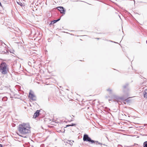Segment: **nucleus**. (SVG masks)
I'll return each instance as SVG.
<instances>
[{
	"label": "nucleus",
	"mask_w": 147,
	"mask_h": 147,
	"mask_svg": "<svg viewBox=\"0 0 147 147\" xmlns=\"http://www.w3.org/2000/svg\"><path fill=\"white\" fill-rule=\"evenodd\" d=\"M69 144L71 146H72L73 145V143L72 142H70Z\"/></svg>",
	"instance_id": "f3484780"
},
{
	"label": "nucleus",
	"mask_w": 147,
	"mask_h": 147,
	"mask_svg": "<svg viewBox=\"0 0 147 147\" xmlns=\"http://www.w3.org/2000/svg\"><path fill=\"white\" fill-rule=\"evenodd\" d=\"M109 101H110L111 100H109Z\"/></svg>",
	"instance_id": "412c9836"
},
{
	"label": "nucleus",
	"mask_w": 147,
	"mask_h": 147,
	"mask_svg": "<svg viewBox=\"0 0 147 147\" xmlns=\"http://www.w3.org/2000/svg\"><path fill=\"white\" fill-rule=\"evenodd\" d=\"M147 91V89L145 90V91Z\"/></svg>",
	"instance_id": "aec40b11"
},
{
	"label": "nucleus",
	"mask_w": 147,
	"mask_h": 147,
	"mask_svg": "<svg viewBox=\"0 0 147 147\" xmlns=\"http://www.w3.org/2000/svg\"><path fill=\"white\" fill-rule=\"evenodd\" d=\"M128 84H126L123 86V88L124 89H126L128 88Z\"/></svg>",
	"instance_id": "9d476101"
},
{
	"label": "nucleus",
	"mask_w": 147,
	"mask_h": 147,
	"mask_svg": "<svg viewBox=\"0 0 147 147\" xmlns=\"http://www.w3.org/2000/svg\"><path fill=\"white\" fill-rule=\"evenodd\" d=\"M118 147H123V146L121 145H118L117 146Z\"/></svg>",
	"instance_id": "dca6fc26"
},
{
	"label": "nucleus",
	"mask_w": 147,
	"mask_h": 147,
	"mask_svg": "<svg viewBox=\"0 0 147 147\" xmlns=\"http://www.w3.org/2000/svg\"><path fill=\"white\" fill-rule=\"evenodd\" d=\"M7 97H3V99H2V100H4V101H5V100H7Z\"/></svg>",
	"instance_id": "4468645a"
},
{
	"label": "nucleus",
	"mask_w": 147,
	"mask_h": 147,
	"mask_svg": "<svg viewBox=\"0 0 147 147\" xmlns=\"http://www.w3.org/2000/svg\"><path fill=\"white\" fill-rule=\"evenodd\" d=\"M7 65L5 62L2 63L0 65V71L3 74H6L7 73Z\"/></svg>",
	"instance_id": "f03ea898"
},
{
	"label": "nucleus",
	"mask_w": 147,
	"mask_h": 147,
	"mask_svg": "<svg viewBox=\"0 0 147 147\" xmlns=\"http://www.w3.org/2000/svg\"><path fill=\"white\" fill-rule=\"evenodd\" d=\"M18 129L19 133L22 135L20 136L24 138L26 137L24 136L28 134L31 131L30 125L28 123H24L20 125Z\"/></svg>",
	"instance_id": "f257e3e1"
},
{
	"label": "nucleus",
	"mask_w": 147,
	"mask_h": 147,
	"mask_svg": "<svg viewBox=\"0 0 147 147\" xmlns=\"http://www.w3.org/2000/svg\"><path fill=\"white\" fill-rule=\"evenodd\" d=\"M93 142H92V143H91V144H93V143H94L96 145H100L101 146H102V145H103L102 144V143H101L100 142H98V141H94L93 140Z\"/></svg>",
	"instance_id": "0eeeda50"
},
{
	"label": "nucleus",
	"mask_w": 147,
	"mask_h": 147,
	"mask_svg": "<svg viewBox=\"0 0 147 147\" xmlns=\"http://www.w3.org/2000/svg\"><path fill=\"white\" fill-rule=\"evenodd\" d=\"M144 97L145 98H147V92H146L145 91L144 93Z\"/></svg>",
	"instance_id": "9b49d317"
},
{
	"label": "nucleus",
	"mask_w": 147,
	"mask_h": 147,
	"mask_svg": "<svg viewBox=\"0 0 147 147\" xmlns=\"http://www.w3.org/2000/svg\"><path fill=\"white\" fill-rule=\"evenodd\" d=\"M57 22V21L56 20H54L51 23H52L53 24L54 23H55Z\"/></svg>",
	"instance_id": "2eb2a0df"
},
{
	"label": "nucleus",
	"mask_w": 147,
	"mask_h": 147,
	"mask_svg": "<svg viewBox=\"0 0 147 147\" xmlns=\"http://www.w3.org/2000/svg\"><path fill=\"white\" fill-rule=\"evenodd\" d=\"M17 3L18 4L20 5L21 7L24 6V4L22 3L20 1H19L18 2H17Z\"/></svg>",
	"instance_id": "6e6552de"
},
{
	"label": "nucleus",
	"mask_w": 147,
	"mask_h": 147,
	"mask_svg": "<svg viewBox=\"0 0 147 147\" xmlns=\"http://www.w3.org/2000/svg\"><path fill=\"white\" fill-rule=\"evenodd\" d=\"M134 3H135V0H134Z\"/></svg>",
	"instance_id": "4be33fe9"
},
{
	"label": "nucleus",
	"mask_w": 147,
	"mask_h": 147,
	"mask_svg": "<svg viewBox=\"0 0 147 147\" xmlns=\"http://www.w3.org/2000/svg\"><path fill=\"white\" fill-rule=\"evenodd\" d=\"M76 125V124L74 123H72L71 125H66V127H69V126H75Z\"/></svg>",
	"instance_id": "f8f14e48"
},
{
	"label": "nucleus",
	"mask_w": 147,
	"mask_h": 147,
	"mask_svg": "<svg viewBox=\"0 0 147 147\" xmlns=\"http://www.w3.org/2000/svg\"><path fill=\"white\" fill-rule=\"evenodd\" d=\"M83 140L84 141L88 142L91 144V143L94 142L93 140L91 139L88 135L85 134L84 135L83 138Z\"/></svg>",
	"instance_id": "7ed1b4c3"
},
{
	"label": "nucleus",
	"mask_w": 147,
	"mask_h": 147,
	"mask_svg": "<svg viewBox=\"0 0 147 147\" xmlns=\"http://www.w3.org/2000/svg\"><path fill=\"white\" fill-rule=\"evenodd\" d=\"M143 147H147V141L144 142L143 144Z\"/></svg>",
	"instance_id": "1a4fd4ad"
},
{
	"label": "nucleus",
	"mask_w": 147,
	"mask_h": 147,
	"mask_svg": "<svg viewBox=\"0 0 147 147\" xmlns=\"http://www.w3.org/2000/svg\"><path fill=\"white\" fill-rule=\"evenodd\" d=\"M0 147H4L2 145L0 144Z\"/></svg>",
	"instance_id": "6ab92c4d"
},
{
	"label": "nucleus",
	"mask_w": 147,
	"mask_h": 147,
	"mask_svg": "<svg viewBox=\"0 0 147 147\" xmlns=\"http://www.w3.org/2000/svg\"><path fill=\"white\" fill-rule=\"evenodd\" d=\"M107 90L109 91L110 94L111 93V90L110 89V88L108 89Z\"/></svg>",
	"instance_id": "ddd939ff"
},
{
	"label": "nucleus",
	"mask_w": 147,
	"mask_h": 147,
	"mask_svg": "<svg viewBox=\"0 0 147 147\" xmlns=\"http://www.w3.org/2000/svg\"><path fill=\"white\" fill-rule=\"evenodd\" d=\"M126 94H128V93H126Z\"/></svg>",
	"instance_id": "5701e85b"
},
{
	"label": "nucleus",
	"mask_w": 147,
	"mask_h": 147,
	"mask_svg": "<svg viewBox=\"0 0 147 147\" xmlns=\"http://www.w3.org/2000/svg\"><path fill=\"white\" fill-rule=\"evenodd\" d=\"M57 9L59 10L61 13L65 14V10L64 8L62 6L57 7Z\"/></svg>",
	"instance_id": "20e7f679"
},
{
	"label": "nucleus",
	"mask_w": 147,
	"mask_h": 147,
	"mask_svg": "<svg viewBox=\"0 0 147 147\" xmlns=\"http://www.w3.org/2000/svg\"><path fill=\"white\" fill-rule=\"evenodd\" d=\"M39 111H38V110H37L36 112H35L34 114V116H33V117L34 118H36V117H38L40 113H39Z\"/></svg>",
	"instance_id": "423d86ee"
},
{
	"label": "nucleus",
	"mask_w": 147,
	"mask_h": 147,
	"mask_svg": "<svg viewBox=\"0 0 147 147\" xmlns=\"http://www.w3.org/2000/svg\"><path fill=\"white\" fill-rule=\"evenodd\" d=\"M60 18H59L58 19V20H56L57 21V22H58V21H59L60 20Z\"/></svg>",
	"instance_id": "a211bd4d"
},
{
	"label": "nucleus",
	"mask_w": 147,
	"mask_h": 147,
	"mask_svg": "<svg viewBox=\"0 0 147 147\" xmlns=\"http://www.w3.org/2000/svg\"><path fill=\"white\" fill-rule=\"evenodd\" d=\"M28 97L30 99L33 100L35 101L36 100V98L35 96L33 94H31L30 92L29 93Z\"/></svg>",
	"instance_id": "39448f33"
}]
</instances>
